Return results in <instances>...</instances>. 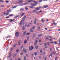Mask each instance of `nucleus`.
I'll list each match as a JSON object with an SVG mask.
<instances>
[{
  "mask_svg": "<svg viewBox=\"0 0 60 60\" xmlns=\"http://www.w3.org/2000/svg\"><path fill=\"white\" fill-rule=\"evenodd\" d=\"M53 24L54 25H56V23L55 22H53Z\"/></svg>",
  "mask_w": 60,
  "mask_h": 60,
  "instance_id": "47",
  "label": "nucleus"
},
{
  "mask_svg": "<svg viewBox=\"0 0 60 60\" xmlns=\"http://www.w3.org/2000/svg\"><path fill=\"white\" fill-rule=\"evenodd\" d=\"M33 2H34V4H38V2L36 1H33Z\"/></svg>",
  "mask_w": 60,
  "mask_h": 60,
  "instance_id": "5",
  "label": "nucleus"
},
{
  "mask_svg": "<svg viewBox=\"0 0 60 60\" xmlns=\"http://www.w3.org/2000/svg\"><path fill=\"white\" fill-rule=\"evenodd\" d=\"M4 7V5H2L1 6H0V7Z\"/></svg>",
  "mask_w": 60,
  "mask_h": 60,
  "instance_id": "38",
  "label": "nucleus"
},
{
  "mask_svg": "<svg viewBox=\"0 0 60 60\" xmlns=\"http://www.w3.org/2000/svg\"><path fill=\"white\" fill-rule=\"evenodd\" d=\"M11 51H12V50L13 49V48H12V47L11 48Z\"/></svg>",
  "mask_w": 60,
  "mask_h": 60,
  "instance_id": "52",
  "label": "nucleus"
},
{
  "mask_svg": "<svg viewBox=\"0 0 60 60\" xmlns=\"http://www.w3.org/2000/svg\"><path fill=\"white\" fill-rule=\"evenodd\" d=\"M26 56H27V57H28V54H26Z\"/></svg>",
  "mask_w": 60,
  "mask_h": 60,
  "instance_id": "63",
  "label": "nucleus"
},
{
  "mask_svg": "<svg viewBox=\"0 0 60 60\" xmlns=\"http://www.w3.org/2000/svg\"><path fill=\"white\" fill-rule=\"evenodd\" d=\"M42 11V10H41L40 11H39V13H40V12H41V11Z\"/></svg>",
  "mask_w": 60,
  "mask_h": 60,
  "instance_id": "60",
  "label": "nucleus"
},
{
  "mask_svg": "<svg viewBox=\"0 0 60 60\" xmlns=\"http://www.w3.org/2000/svg\"><path fill=\"white\" fill-rule=\"evenodd\" d=\"M22 29L23 30H25V26H22Z\"/></svg>",
  "mask_w": 60,
  "mask_h": 60,
  "instance_id": "24",
  "label": "nucleus"
},
{
  "mask_svg": "<svg viewBox=\"0 0 60 60\" xmlns=\"http://www.w3.org/2000/svg\"><path fill=\"white\" fill-rule=\"evenodd\" d=\"M16 7H17V6H15L14 7H13L12 8L14 9V8H16Z\"/></svg>",
  "mask_w": 60,
  "mask_h": 60,
  "instance_id": "25",
  "label": "nucleus"
},
{
  "mask_svg": "<svg viewBox=\"0 0 60 60\" xmlns=\"http://www.w3.org/2000/svg\"><path fill=\"white\" fill-rule=\"evenodd\" d=\"M24 60H26V56H24Z\"/></svg>",
  "mask_w": 60,
  "mask_h": 60,
  "instance_id": "29",
  "label": "nucleus"
},
{
  "mask_svg": "<svg viewBox=\"0 0 60 60\" xmlns=\"http://www.w3.org/2000/svg\"><path fill=\"white\" fill-rule=\"evenodd\" d=\"M37 21V19H35L34 22V24H36Z\"/></svg>",
  "mask_w": 60,
  "mask_h": 60,
  "instance_id": "10",
  "label": "nucleus"
},
{
  "mask_svg": "<svg viewBox=\"0 0 60 60\" xmlns=\"http://www.w3.org/2000/svg\"><path fill=\"white\" fill-rule=\"evenodd\" d=\"M30 32H34L33 30L32 29H30Z\"/></svg>",
  "mask_w": 60,
  "mask_h": 60,
  "instance_id": "28",
  "label": "nucleus"
},
{
  "mask_svg": "<svg viewBox=\"0 0 60 60\" xmlns=\"http://www.w3.org/2000/svg\"><path fill=\"white\" fill-rule=\"evenodd\" d=\"M10 17L9 16H8L6 17V19H8V18H9Z\"/></svg>",
  "mask_w": 60,
  "mask_h": 60,
  "instance_id": "54",
  "label": "nucleus"
},
{
  "mask_svg": "<svg viewBox=\"0 0 60 60\" xmlns=\"http://www.w3.org/2000/svg\"><path fill=\"white\" fill-rule=\"evenodd\" d=\"M30 34V33H28L26 34V35H29Z\"/></svg>",
  "mask_w": 60,
  "mask_h": 60,
  "instance_id": "41",
  "label": "nucleus"
},
{
  "mask_svg": "<svg viewBox=\"0 0 60 60\" xmlns=\"http://www.w3.org/2000/svg\"><path fill=\"white\" fill-rule=\"evenodd\" d=\"M35 48L36 49H38V46H36Z\"/></svg>",
  "mask_w": 60,
  "mask_h": 60,
  "instance_id": "42",
  "label": "nucleus"
},
{
  "mask_svg": "<svg viewBox=\"0 0 60 60\" xmlns=\"http://www.w3.org/2000/svg\"><path fill=\"white\" fill-rule=\"evenodd\" d=\"M44 46H46L47 45V43H45L44 44Z\"/></svg>",
  "mask_w": 60,
  "mask_h": 60,
  "instance_id": "40",
  "label": "nucleus"
},
{
  "mask_svg": "<svg viewBox=\"0 0 60 60\" xmlns=\"http://www.w3.org/2000/svg\"><path fill=\"white\" fill-rule=\"evenodd\" d=\"M40 30V27H38V30Z\"/></svg>",
  "mask_w": 60,
  "mask_h": 60,
  "instance_id": "55",
  "label": "nucleus"
},
{
  "mask_svg": "<svg viewBox=\"0 0 60 60\" xmlns=\"http://www.w3.org/2000/svg\"><path fill=\"white\" fill-rule=\"evenodd\" d=\"M32 6H35L36 5V4L34 3L31 4H30Z\"/></svg>",
  "mask_w": 60,
  "mask_h": 60,
  "instance_id": "8",
  "label": "nucleus"
},
{
  "mask_svg": "<svg viewBox=\"0 0 60 60\" xmlns=\"http://www.w3.org/2000/svg\"><path fill=\"white\" fill-rule=\"evenodd\" d=\"M27 42V41L26 40L25 41H24V43H25V44H26V43Z\"/></svg>",
  "mask_w": 60,
  "mask_h": 60,
  "instance_id": "37",
  "label": "nucleus"
},
{
  "mask_svg": "<svg viewBox=\"0 0 60 60\" xmlns=\"http://www.w3.org/2000/svg\"><path fill=\"white\" fill-rule=\"evenodd\" d=\"M25 9L26 10H28V8L27 7H26L25 8Z\"/></svg>",
  "mask_w": 60,
  "mask_h": 60,
  "instance_id": "48",
  "label": "nucleus"
},
{
  "mask_svg": "<svg viewBox=\"0 0 60 60\" xmlns=\"http://www.w3.org/2000/svg\"><path fill=\"white\" fill-rule=\"evenodd\" d=\"M50 51H51L52 50V48H50Z\"/></svg>",
  "mask_w": 60,
  "mask_h": 60,
  "instance_id": "46",
  "label": "nucleus"
},
{
  "mask_svg": "<svg viewBox=\"0 0 60 60\" xmlns=\"http://www.w3.org/2000/svg\"><path fill=\"white\" fill-rule=\"evenodd\" d=\"M26 16H24L22 18V20L23 21L25 20V19H26Z\"/></svg>",
  "mask_w": 60,
  "mask_h": 60,
  "instance_id": "6",
  "label": "nucleus"
},
{
  "mask_svg": "<svg viewBox=\"0 0 60 60\" xmlns=\"http://www.w3.org/2000/svg\"><path fill=\"white\" fill-rule=\"evenodd\" d=\"M37 42H38V40H35V42L34 43V45H35L36 44H37Z\"/></svg>",
  "mask_w": 60,
  "mask_h": 60,
  "instance_id": "3",
  "label": "nucleus"
},
{
  "mask_svg": "<svg viewBox=\"0 0 60 60\" xmlns=\"http://www.w3.org/2000/svg\"><path fill=\"white\" fill-rule=\"evenodd\" d=\"M59 41V42H60V39H59L58 40Z\"/></svg>",
  "mask_w": 60,
  "mask_h": 60,
  "instance_id": "64",
  "label": "nucleus"
},
{
  "mask_svg": "<svg viewBox=\"0 0 60 60\" xmlns=\"http://www.w3.org/2000/svg\"><path fill=\"white\" fill-rule=\"evenodd\" d=\"M41 21L42 22H44V19H42L41 20Z\"/></svg>",
  "mask_w": 60,
  "mask_h": 60,
  "instance_id": "22",
  "label": "nucleus"
},
{
  "mask_svg": "<svg viewBox=\"0 0 60 60\" xmlns=\"http://www.w3.org/2000/svg\"><path fill=\"white\" fill-rule=\"evenodd\" d=\"M29 49L30 50V51H31V50H32L33 49L32 48H31V47H29Z\"/></svg>",
  "mask_w": 60,
  "mask_h": 60,
  "instance_id": "21",
  "label": "nucleus"
},
{
  "mask_svg": "<svg viewBox=\"0 0 60 60\" xmlns=\"http://www.w3.org/2000/svg\"><path fill=\"white\" fill-rule=\"evenodd\" d=\"M24 4L25 5H26V4H28V3L26 2V3H24Z\"/></svg>",
  "mask_w": 60,
  "mask_h": 60,
  "instance_id": "34",
  "label": "nucleus"
},
{
  "mask_svg": "<svg viewBox=\"0 0 60 60\" xmlns=\"http://www.w3.org/2000/svg\"><path fill=\"white\" fill-rule=\"evenodd\" d=\"M42 49H41V50L40 51V52L41 53H42Z\"/></svg>",
  "mask_w": 60,
  "mask_h": 60,
  "instance_id": "45",
  "label": "nucleus"
},
{
  "mask_svg": "<svg viewBox=\"0 0 60 60\" xmlns=\"http://www.w3.org/2000/svg\"><path fill=\"white\" fill-rule=\"evenodd\" d=\"M45 54V52L43 53L42 54V55H44Z\"/></svg>",
  "mask_w": 60,
  "mask_h": 60,
  "instance_id": "51",
  "label": "nucleus"
},
{
  "mask_svg": "<svg viewBox=\"0 0 60 60\" xmlns=\"http://www.w3.org/2000/svg\"><path fill=\"white\" fill-rule=\"evenodd\" d=\"M35 9L37 11V10H39L40 9V8H35Z\"/></svg>",
  "mask_w": 60,
  "mask_h": 60,
  "instance_id": "23",
  "label": "nucleus"
},
{
  "mask_svg": "<svg viewBox=\"0 0 60 60\" xmlns=\"http://www.w3.org/2000/svg\"><path fill=\"white\" fill-rule=\"evenodd\" d=\"M18 52H19V50L18 49H17L16 50V53H18Z\"/></svg>",
  "mask_w": 60,
  "mask_h": 60,
  "instance_id": "20",
  "label": "nucleus"
},
{
  "mask_svg": "<svg viewBox=\"0 0 60 60\" xmlns=\"http://www.w3.org/2000/svg\"><path fill=\"white\" fill-rule=\"evenodd\" d=\"M9 56H8V58H10V57H11V54H9L8 55V56H9Z\"/></svg>",
  "mask_w": 60,
  "mask_h": 60,
  "instance_id": "31",
  "label": "nucleus"
},
{
  "mask_svg": "<svg viewBox=\"0 0 60 60\" xmlns=\"http://www.w3.org/2000/svg\"><path fill=\"white\" fill-rule=\"evenodd\" d=\"M13 16V14H10L9 15V17H11V16Z\"/></svg>",
  "mask_w": 60,
  "mask_h": 60,
  "instance_id": "26",
  "label": "nucleus"
},
{
  "mask_svg": "<svg viewBox=\"0 0 60 60\" xmlns=\"http://www.w3.org/2000/svg\"><path fill=\"white\" fill-rule=\"evenodd\" d=\"M16 56H17V54H14L13 56V57H15Z\"/></svg>",
  "mask_w": 60,
  "mask_h": 60,
  "instance_id": "16",
  "label": "nucleus"
},
{
  "mask_svg": "<svg viewBox=\"0 0 60 60\" xmlns=\"http://www.w3.org/2000/svg\"><path fill=\"white\" fill-rule=\"evenodd\" d=\"M42 1V0H40L38 1L39 3H41Z\"/></svg>",
  "mask_w": 60,
  "mask_h": 60,
  "instance_id": "35",
  "label": "nucleus"
},
{
  "mask_svg": "<svg viewBox=\"0 0 60 60\" xmlns=\"http://www.w3.org/2000/svg\"><path fill=\"white\" fill-rule=\"evenodd\" d=\"M25 14V13H22L21 14L20 16L22 17V16H23V15H24Z\"/></svg>",
  "mask_w": 60,
  "mask_h": 60,
  "instance_id": "12",
  "label": "nucleus"
},
{
  "mask_svg": "<svg viewBox=\"0 0 60 60\" xmlns=\"http://www.w3.org/2000/svg\"><path fill=\"white\" fill-rule=\"evenodd\" d=\"M41 35H42V34H39L38 35V36H41Z\"/></svg>",
  "mask_w": 60,
  "mask_h": 60,
  "instance_id": "58",
  "label": "nucleus"
},
{
  "mask_svg": "<svg viewBox=\"0 0 60 60\" xmlns=\"http://www.w3.org/2000/svg\"><path fill=\"white\" fill-rule=\"evenodd\" d=\"M9 14V13L8 12L7 13H6V16H7V15H8Z\"/></svg>",
  "mask_w": 60,
  "mask_h": 60,
  "instance_id": "33",
  "label": "nucleus"
},
{
  "mask_svg": "<svg viewBox=\"0 0 60 60\" xmlns=\"http://www.w3.org/2000/svg\"><path fill=\"white\" fill-rule=\"evenodd\" d=\"M15 19H9L8 20H10L9 21V22H12V21H14L15 20Z\"/></svg>",
  "mask_w": 60,
  "mask_h": 60,
  "instance_id": "4",
  "label": "nucleus"
},
{
  "mask_svg": "<svg viewBox=\"0 0 60 60\" xmlns=\"http://www.w3.org/2000/svg\"><path fill=\"white\" fill-rule=\"evenodd\" d=\"M20 41H19L18 42V45H20Z\"/></svg>",
  "mask_w": 60,
  "mask_h": 60,
  "instance_id": "30",
  "label": "nucleus"
},
{
  "mask_svg": "<svg viewBox=\"0 0 60 60\" xmlns=\"http://www.w3.org/2000/svg\"><path fill=\"white\" fill-rule=\"evenodd\" d=\"M32 25V23L29 24H28V25L27 26V27H29V26H30L31 25Z\"/></svg>",
  "mask_w": 60,
  "mask_h": 60,
  "instance_id": "14",
  "label": "nucleus"
},
{
  "mask_svg": "<svg viewBox=\"0 0 60 60\" xmlns=\"http://www.w3.org/2000/svg\"><path fill=\"white\" fill-rule=\"evenodd\" d=\"M49 36H47L46 37V39H47L49 40Z\"/></svg>",
  "mask_w": 60,
  "mask_h": 60,
  "instance_id": "27",
  "label": "nucleus"
},
{
  "mask_svg": "<svg viewBox=\"0 0 60 60\" xmlns=\"http://www.w3.org/2000/svg\"><path fill=\"white\" fill-rule=\"evenodd\" d=\"M23 51L25 53H26V50L24 49H23Z\"/></svg>",
  "mask_w": 60,
  "mask_h": 60,
  "instance_id": "17",
  "label": "nucleus"
},
{
  "mask_svg": "<svg viewBox=\"0 0 60 60\" xmlns=\"http://www.w3.org/2000/svg\"><path fill=\"white\" fill-rule=\"evenodd\" d=\"M27 23H25V27H26V26H27Z\"/></svg>",
  "mask_w": 60,
  "mask_h": 60,
  "instance_id": "43",
  "label": "nucleus"
},
{
  "mask_svg": "<svg viewBox=\"0 0 60 60\" xmlns=\"http://www.w3.org/2000/svg\"><path fill=\"white\" fill-rule=\"evenodd\" d=\"M37 11V10H33L32 11V12L34 13L36 12H37V11Z\"/></svg>",
  "mask_w": 60,
  "mask_h": 60,
  "instance_id": "7",
  "label": "nucleus"
},
{
  "mask_svg": "<svg viewBox=\"0 0 60 60\" xmlns=\"http://www.w3.org/2000/svg\"><path fill=\"white\" fill-rule=\"evenodd\" d=\"M17 45L16 44H15L14 45V46H13V48H15V47H16V46Z\"/></svg>",
  "mask_w": 60,
  "mask_h": 60,
  "instance_id": "19",
  "label": "nucleus"
},
{
  "mask_svg": "<svg viewBox=\"0 0 60 60\" xmlns=\"http://www.w3.org/2000/svg\"><path fill=\"white\" fill-rule=\"evenodd\" d=\"M23 23V21L22 20L20 22V26H21L22 25V23Z\"/></svg>",
  "mask_w": 60,
  "mask_h": 60,
  "instance_id": "9",
  "label": "nucleus"
},
{
  "mask_svg": "<svg viewBox=\"0 0 60 60\" xmlns=\"http://www.w3.org/2000/svg\"><path fill=\"white\" fill-rule=\"evenodd\" d=\"M23 2L22 0H19V3H22Z\"/></svg>",
  "mask_w": 60,
  "mask_h": 60,
  "instance_id": "13",
  "label": "nucleus"
},
{
  "mask_svg": "<svg viewBox=\"0 0 60 60\" xmlns=\"http://www.w3.org/2000/svg\"><path fill=\"white\" fill-rule=\"evenodd\" d=\"M52 53L53 54H54V55L56 54V53L54 52H53Z\"/></svg>",
  "mask_w": 60,
  "mask_h": 60,
  "instance_id": "59",
  "label": "nucleus"
},
{
  "mask_svg": "<svg viewBox=\"0 0 60 60\" xmlns=\"http://www.w3.org/2000/svg\"><path fill=\"white\" fill-rule=\"evenodd\" d=\"M6 3H9V1H5Z\"/></svg>",
  "mask_w": 60,
  "mask_h": 60,
  "instance_id": "53",
  "label": "nucleus"
},
{
  "mask_svg": "<svg viewBox=\"0 0 60 60\" xmlns=\"http://www.w3.org/2000/svg\"><path fill=\"white\" fill-rule=\"evenodd\" d=\"M0 2H4V1H3L2 0H0Z\"/></svg>",
  "mask_w": 60,
  "mask_h": 60,
  "instance_id": "57",
  "label": "nucleus"
},
{
  "mask_svg": "<svg viewBox=\"0 0 60 60\" xmlns=\"http://www.w3.org/2000/svg\"><path fill=\"white\" fill-rule=\"evenodd\" d=\"M30 8H34V7L32 6H30L29 7Z\"/></svg>",
  "mask_w": 60,
  "mask_h": 60,
  "instance_id": "39",
  "label": "nucleus"
},
{
  "mask_svg": "<svg viewBox=\"0 0 60 60\" xmlns=\"http://www.w3.org/2000/svg\"><path fill=\"white\" fill-rule=\"evenodd\" d=\"M19 15L16 16L14 17V18H18V17H19Z\"/></svg>",
  "mask_w": 60,
  "mask_h": 60,
  "instance_id": "15",
  "label": "nucleus"
},
{
  "mask_svg": "<svg viewBox=\"0 0 60 60\" xmlns=\"http://www.w3.org/2000/svg\"><path fill=\"white\" fill-rule=\"evenodd\" d=\"M49 38H52V36H49Z\"/></svg>",
  "mask_w": 60,
  "mask_h": 60,
  "instance_id": "50",
  "label": "nucleus"
},
{
  "mask_svg": "<svg viewBox=\"0 0 60 60\" xmlns=\"http://www.w3.org/2000/svg\"><path fill=\"white\" fill-rule=\"evenodd\" d=\"M47 45H48V46H49V43H47Z\"/></svg>",
  "mask_w": 60,
  "mask_h": 60,
  "instance_id": "49",
  "label": "nucleus"
},
{
  "mask_svg": "<svg viewBox=\"0 0 60 60\" xmlns=\"http://www.w3.org/2000/svg\"><path fill=\"white\" fill-rule=\"evenodd\" d=\"M31 2V1L30 0L28 2V3H30V2Z\"/></svg>",
  "mask_w": 60,
  "mask_h": 60,
  "instance_id": "61",
  "label": "nucleus"
},
{
  "mask_svg": "<svg viewBox=\"0 0 60 60\" xmlns=\"http://www.w3.org/2000/svg\"><path fill=\"white\" fill-rule=\"evenodd\" d=\"M36 35V34H34L33 35V38H34V36Z\"/></svg>",
  "mask_w": 60,
  "mask_h": 60,
  "instance_id": "18",
  "label": "nucleus"
},
{
  "mask_svg": "<svg viewBox=\"0 0 60 60\" xmlns=\"http://www.w3.org/2000/svg\"><path fill=\"white\" fill-rule=\"evenodd\" d=\"M31 48H32V49H34V47L32 46H31Z\"/></svg>",
  "mask_w": 60,
  "mask_h": 60,
  "instance_id": "56",
  "label": "nucleus"
},
{
  "mask_svg": "<svg viewBox=\"0 0 60 60\" xmlns=\"http://www.w3.org/2000/svg\"><path fill=\"white\" fill-rule=\"evenodd\" d=\"M26 31H25L23 33V35H25V34H26Z\"/></svg>",
  "mask_w": 60,
  "mask_h": 60,
  "instance_id": "32",
  "label": "nucleus"
},
{
  "mask_svg": "<svg viewBox=\"0 0 60 60\" xmlns=\"http://www.w3.org/2000/svg\"><path fill=\"white\" fill-rule=\"evenodd\" d=\"M37 53L36 52H35L34 53V54L35 56H36L37 55Z\"/></svg>",
  "mask_w": 60,
  "mask_h": 60,
  "instance_id": "36",
  "label": "nucleus"
},
{
  "mask_svg": "<svg viewBox=\"0 0 60 60\" xmlns=\"http://www.w3.org/2000/svg\"><path fill=\"white\" fill-rule=\"evenodd\" d=\"M24 10V8H21L20 9V11H23V10Z\"/></svg>",
  "mask_w": 60,
  "mask_h": 60,
  "instance_id": "11",
  "label": "nucleus"
},
{
  "mask_svg": "<svg viewBox=\"0 0 60 60\" xmlns=\"http://www.w3.org/2000/svg\"><path fill=\"white\" fill-rule=\"evenodd\" d=\"M15 35L17 37H19V33L16 32L15 34Z\"/></svg>",
  "mask_w": 60,
  "mask_h": 60,
  "instance_id": "1",
  "label": "nucleus"
},
{
  "mask_svg": "<svg viewBox=\"0 0 60 60\" xmlns=\"http://www.w3.org/2000/svg\"><path fill=\"white\" fill-rule=\"evenodd\" d=\"M49 40L50 41H52V40H51L50 39H49Z\"/></svg>",
  "mask_w": 60,
  "mask_h": 60,
  "instance_id": "62",
  "label": "nucleus"
},
{
  "mask_svg": "<svg viewBox=\"0 0 60 60\" xmlns=\"http://www.w3.org/2000/svg\"><path fill=\"white\" fill-rule=\"evenodd\" d=\"M31 29H35V27L34 26H33V28H32Z\"/></svg>",
  "mask_w": 60,
  "mask_h": 60,
  "instance_id": "44",
  "label": "nucleus"
},
{
  "mask_svg": "<svg viewBox=\"0 0 60 60\" xmlns=\"http://www.w3.org/2000/svg\"><path fill=\"white\" fill-rule=\"evenodd\" d=\"M49 7V6L46 5L43 6V7L42 8H47V7Z\"/></svg>",
  "mask_w": 60,
  "mask_h": 60,
  "instance_id": "2",
  "label": "nucleus"
}]
</instances>
